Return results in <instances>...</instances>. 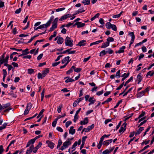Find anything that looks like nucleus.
I'll list each match as a JSON object with an SVG mask.
<instances>
[{"label":"nucleus","instance_id":"nucleus-6","mask_svg":"<svg viewBox=\"0 0 154 154\" xmlns=\"http://www.w3.org/2000/svg\"><path fill=\"white\" fill-rule=\"evenodd\" d=\"M46 143L48 145V146L51 149H53L54 146V144L52 142L49 140H47L46 141Z\"/></svg>","mask_w":154,"mask_h":154},{"label":"nucleus","instance_id":"nucleus-1","mask_svg":"<svg viewBox=\"0 0 154 154\" xmlns=\"http://www.w3.org/2000/svg\"><path fill=\"white\" fill-rule=\"evenodd\" d=\"M49 69L48 68H46L45 70L43 71L41 73L39 72L38 74V79H43L49 72Z\"/></svg>","mask_w":154,"mask_h":154},{"label":"nucleus","instance_id":"nucleus-52","mask_svg":"<svg viewBox=\"0 0 154 154\" xmlns=\"http://www.w3.org/2000/svg\"><path fill=\"white\" fill-rule=\"evenodd\" d=\"M122 102V100H119L116 104V105L114 106V108H116L117 107L119 106V104L121 103Z\"/></svg>","mask_w":154,"mask_h":154},{"label":"nucleus","instance_id":"nucleus-16","mask_svg":"<svg viewBox=\"0 0 154 154\" xmlns=\"http://www.w3.org/2000/svg\"><path fill=\"white\" fill-rule=\"evenodd\" d=\"M112 140L110 139L108 140L104 141L103 143V144L104 145L107 146H108L110 143H112Z\"/></svg>","mask_w":154,"mask_h":154},{"label":"nucleus","instance_id":"nucleus-28","mask_svg":"<svg viewBox=\"0 0 154 154\" xmlns=\"http://www.w3.org/2000/svg\"><path fill=\"white\" fill-rule=\"evenodd\" d=\"M90 0H84L82 2L84 5H88L90 4Z\"/></svg>","mask_w":154,"mask_h":154},{"label":"nucleus","instance_id":"nucleus-11","mask_svg":"<svg viewBox=\"0 0 154 154\" xmlns=\"http://www.w3.org/2000/svg\"><path fill=\"white\" fill-rule=\"evenodd\" d=\"M69 56H67L65 57L62 60V63L63 64H64V63H66L68 62V63H69Z\"/></svg>","mask_w":154,"mask_h":154},{"label":"nucleus","instance_id":"nucleus-37","mask_svg":"<svg viewBox=\"0 0 154 154\" xmlns=\"http://www.w3.org/2000/svg\"><path fill=\"white\" fill-rule=\"evenodd\" d=\"M63 107V105L62 104H60L58 106V108H57V112L58 113H60L61 111V109Z\"/></svg>","mask_w":154,"mask_h":154},{"label":"nucleus","instance_id":"nucleus-34","mask_svg":"<svg viewBox=\"0 0 154 154\" xmlns=\"http://www.w3.org/2000/svg\"><path fill=\"white\" fill-rule=\"evenodd\" d=\"M58 20V17H57L55 18L54 21L52 23V24L53 25H54L57 26V23Z\"/></svg>","mask_w":154,"mask_h":154},{"label":"nucleus","instance_id":"nucleus-42","mask_svg":"<svg viewBox=\"0 0 154 154\" xmlns=\"http://www.w3.org/2000/svg\"><path fill=\"white\" fill-rule=\"evenodd\" d=\"M67 18V17L65 15H64L63 16H62L59 19V20L62 21L64 20H65Z\"/></svg>","mask_w":154,"mask_h":154},{"label":"nucleus","instance_id":"nucleus-9","mask_svg":"<svg viewBox=\"0 0 154 154\" xmlns=\"http://www.w3.org/2000/svg\"><path fill=\"white\" fill-rule=\"evenodd\" d=\"M35 140L34 138L29 140L27 143L26 147H28L31 144H33L35 142Z\"/></svg>","mask_w":154,"mask_h":154},{"label":"nucleus","instance_id":"nucleus-41","mask_svg":"<svg viewBox=\"0 0 154 154\" xmlns=\"http://www.w3.org/2000/svg\"><path fill=\"white\" fill-rule=\"evenodd\" d=\"M106 54V52L105 50H103L102 51L100 54V56H102L103 55H104Z\"/></svg>","mask_w":154,"mask_h":154},{"label":"nucleus","instance_id":"nucleus-30","mask_svg":"<svg viewBox=\"0 0 154 154\" xmlns=\"http://www.w3.org/2000/svg\"><path fill=\"white\" fill-rule=\"evenodd\" d=\"M114 39L112 37H109L107 39L106 41L109 44L110 42H113L114 41Z\"/></svg>","mask_w":154,"mask_h":154},{"label":"nucleus","instance_id":"nucleus-61","mask_svg":"<svg viewBox=\"0 0 154 154\" xmlns=\"http://www.w3.org/2000/svg\"><path fill=\"white\" fill-rule=\"evenodd\" d=\"M4 6V2H2L0 0V8H3Z\"/></svg>","mask_w":154,"mask_h":154},{"label":"nucleus","instance_id":"nucleus-2","mask_svg":"<svg viewBox=\"0 0 154 154\" xmlns=\"http://www.w3.org/2000/svg\"><path fill=\"white\" fill-rule=\"evenodd\" d=\"M73 40L68 36H67L65 39V44L66 46L72 47L73 45Z\"/></svg>","mask_w":154,"mask_h":154},{"label":"nucleus","instance_id":"nucleus-63","mask_svg":"<svg viewBox=\"0 0 154 154\" xmlns=\"http://www.w3.org/2000/svg\"><path fill=\"white\" fill-rule=\"evenodd\" d=\"M31 57V56L30 55H28L26 56H23V58L24 59H30Z\"/></svg>","mask_w":154,"mask_h":154},{"label":"nucleus","instance_id":"nucleus-12","mask_svg":"<svg viewBox=\"0 0 154 154\" xmlns=\"http://www.w3.org/2000/svg\"><path fill=\"white\" fill-rule=\"evenodd\" d=\"M34 145H32L28 149L26 152V154H30L32 152L33 149Z\"/></svg>","mask_w":154,"mask_h":154},{"label":"nucleus","instance_id":"nucleus-62","mask_svg":"<svg viewBox=\"0 0 154 154\" xmlns=\"http://www.w3.org/2000/svg\"><path fill=\"white\" fill-rule=\"evenodd\" d=\"M73 71V70L72 69H71L66 72V74L68 75H69L72 73Z\"/></svg>","mask_w":154,"mask_h":154},{"label":"nucleus","instance_id":"nucleus-35","mask_svg":"<svg viewBox=\"0 0 154 154\" xmlns=\"http://www.w3.org/2000/svg\"><path fill=\"white\" fill-rule=\"evenodd\" d=\"M7 123H5L2 125L0 127V131L2 130V129L5 128L7 125Z\"/></svg>","mask_w":154,"mask_h":154},{"label":"nucleus","instance_id":"nucleus-32","mask_svg":"<svg viewBox=\"0 0 154 154\" xmlns=\"http://www.w3.org/2000/svg\"><path fill=\"white\" fill-rule=\"evenodd\" d=\"M154 74V71L152 72L151 71H150L147 73L146 75V77H147L149 75L152 76Z\"/></svg>","mask_w":154,"mask_h":154},{"label":"nucleus","instance_id":"nucleus-5","mask_svg":"<svg viewBox=\"0 0 154 154\" xmlns=\"http://www.w3.org/2000/svg\"><path fill=\"white\" fill-rule=\"evenodd\" d=\"M128 34L131 37V40L130 43L129 44V45H131L134 43L135 37L134 33L133 32H129Z\"/></svg>","mask_w":154,"mask_h":154},{"label":"nucleus","instance_id":"nucleus-44","mask_svg":"<svg viewBox=\"0 0 154 154\" xmlns=\"http://www.w3.org/2000/svg\"><path fill=\"white\" fill-rule=\"evenodd\" d=\"M65 9V8H59L56 9V11L57 12L61 11L64 10Z\"/></svg>","mask_w":154,"mask_h":154},{"label":"nucleus","instance_id":"nucleus-60","mask_svg":"<svg viewBox=\"0 0 154 154\" xmlns=\"http://www.w3.org/2000/svg\"><path fill=\"white\" fill-rule=\"evenodd\" d=\"M4 150L3 149V146L2 145L0 146V154H2Z\"/></svg>","mask_w":154,"mask_h":154},{"label":"nucleus","instance_id":"nucleus-48","mask_svg":"<svg viewBox=\"0 0 154 154\" xmlns=\"http://www.w3.org/2000/svg\"><path fill=\"white\" fill-rule=\"evenodd\" d=\"M32 106V104L31 103H29L27 104L26 107L30 109Z\"/></svg>","mask_w":154,"mask_h":154},{"label":"nucleus","instance_id":"nucleus-39","mask_svg":"<svg viewBox=\"0 0 154 154\" xmlns=\"http://www.w3.org/2000/svg\"><path fill=\"white\" fill-rule=\"evenodd\" d=\"M3 107L5 109H6L10 106V104L9 103H8L5 104H3Z\"/></svg>","mask_w":154,"mask_h":154},{"label":"nucleus","instance_id":"nucleus-64","mask_svg":"<svg viewBox=\"0 0 154 154\" xmlns=\"http://www.w3.org/2000/svg\"><path fill=\"white\" fill-rule=\"evenodd\" d=\"M102 143L100 142H99V143L97 146V147L99 149H100Z\"/></svg>","mask_w":154,"mask_h":154},{"label":"nucleus","instance_id":"nucleus-51","mask_svg":"<svg viewBox=\"0 0 154 154\" xmlns=\"http://www.w3.org/2000/svg\"><path fill=\"white\" fill-rule=\"evenodd\" d=\"M124 82H123L121 85H120L116 89V90L120 89L124 85Z\"/></svg>","mask_w":154,"mask_h":154},{"label":"nucleus","instance_id":"nucleus-15","mask_svg":"<svg viewBox=\"0 0 154 154\" xmlns=\"http://www.w3.org/2000/svg\"><path fill=\"white\" fill-rule=\"evenodd\" d=\"M142 75L141 73H139L137 76V80L138 81V84H139L142 80Z\"/></svg>","mask_w":154,"mask_h":154},{"label":"nucleus","instance_id":"nucleus-7","mask_svg":"<svg viewBox=\"0 0 154 154\" xmlns=\"http://www.w3.org/2000/svg\"><path fill=\"white\" fill-rule=\"evenodd\" d=\"M85 23H82L81 22H77L75 23L73 25L75 26V25H77V27L78 28L82 27L85 25Z\"/></svg>","mask_w":154,"mask_h":154},{"label":"nucleus","instance_id":"nucleus-36","mask_svg":"<svg viewBox=\"0 0 154 154\" xmlns=\"http://www.w3.org/2000/svg\"><path fill=\"white\" fill-rule=\"evenodd\" d=\"M62 143V142L61 140L60 139H59L58 140V144L57 146V148L58 149L60 148Z\"/></svg>","mask_w":154,"mask_h":154},{"label":"nucleus","instance_id":"nucleus-19","mask_svg":"<svg viewBox=\"0 0 154 154\" xmlns=\"http://www.w3.org/2000/svg\"><path fill=\"white\" fill-rule=\"evenodd\" d=\"M63 42V38L59 36V38L58 39V40L57 41V43L58 44H62Z\"/></svg>","mask_w":154,"mask_h":154},{"label":"nucleus","instance_id":"nucleus-27","mask_svg":"<svg viewBox=\"0 0 154 154\" xmlns=\"http://www.w3.org/2000/svg\"><path fill=\"white\" fill-rule=\"evenodd\" d=\"M145 93L143 91L140 92L137 94V97H140L143 96L145 94Z\"/></svg>","mask_w":154,"mask_h":154},{"label":"nucleus","instance_id":"nucleus-18","mask_svg":"<svg viewBox=\"0 0 154 154\" xmlns=\"http://www.w3.org/2000/svg\"><path fill=\"white\" fill-rule=\"evenodd\" d=\"M73 128L74 127L73 126H71L70 127L69 130V133L72 135L74 134L75 132V129H74Z\"/></svg>","mask_w":154,"mask_h":154},{"label":"nucleus","instance_id":"nucleus-22","mask_svg":"<svg viewBox=\"0 0 154 154\" xmlns=\"http://www.w3.org/2000/svg\"><path fill=\"white\" fill-rule=\"evenodd\" d=\"M94 99V97H91L89 99L88 101L90 102V103L88 104L89 106L91 104H93L94 103V102L95 101V99L94 100H93V99Z\"/></svg>","mask_w":154,"mask_h":154},{"label":"nucleus","instance_id":"nucleus-23","mask_svg":"<svg viewBox=\"0 0 154 154\" xmlns=\"http://www.w3.org/2000/svg\"><path fill=\"white\" fill-rule=\"evenodd\" d=\"M109 43L107 41L106 42H104L103 44L101 46V48H105L109 46Z\"/></svg>","mask_w":154,"mask_h":154},{"label":"nucleus","instance_id":"nucleus-13","mask_svg":"<svg viewBox=\"0 0 154 154\" xmlns=\"http://www.w3.org/2000/svg\"><path fill=\"white\" fill-rule=\"evenodd\" d=\"M85 11V10L83 9V8H81L79 9L78 10L75 11V13L73 15H75L79 13H82Z\"/></svg>","mask_w":154,"mask_h":154},{"label":"nucleus","instance_id":"nucleus-25","mask_svg":"<svg viewBox=\"0 0 154 154\" xmlns=\"http://www.w3.org/2000/svg\"><path fill=\"white\" fill-rule=\"evenodd\" d=\"M44 28H45V24H43L42 25H40V26H38L36 28H35L34 27V29L35 30H37L38 29H42Z\"/></svg>","mask_w":154,"mask_h":154},{"label":"nucleus","instance_id":"nucleus-10","mask_svg":"<svg viewBox=\"0 0 154 154\" xmlns=\"http://www.w3.org/2000/svg\"><path fill=\"white\" fill-rule=\"evenodd\" d=\"M127 124L125 122L124 124H123L122 126H124L123 127H121L120 128V129L119 130V133H121L122 132H124V131L126 130V126Z\"/></svg>","mask_w":154,"mask_h":154},{"label":"nucleus","instance_id":"nucleus-24","mask_svg":"<svg viewBox=\"0 0 154 154\" xmlns=\"http://www.w3.org/2000/svg\"><path fill=\"white\" fill-rule=\"evenodd\" d=\"M67 79L65 81V82L66 83L69 82H72L74 81V79H72L71 78H70L69 77H66L65 78V79Z\"/></svg>","mask_w":154,"mask_h":154},{"label":"nucleus","instance_id":"nucleus-4","mask_svg":"<svg viewBox=\"0 0 154 154\" xmlns=\"http://www.w3.org/2000/svg\"><path fill=\"white\" fill-rule=\"evenodd\" d=\"M9 57L8 55H7L6 56L5 59H4V60L5 61V63L4 66L7 67H13L11 65H9L8 64V60Z\"/></svg>","mask_w":154,"mask_h":154},{"label":"nucleus","instance_id":"nucleus-3","mask_svg":"<svg viewBox=\"0 0 154 154\" xmlns=\"http://www.w3.org/2000/svg\"><path fill=\"white\" fill-rule=\"evenodd\" d=\"M72 143V142L70 141H68L67 140L64 142L63 144V146H62L60 149L63 151L64 149L67 148L68 146H70Z\"/></svg>","mask_w":154,"mask_h":154},{"label":"nucleus","instance_id":"nucleus-40","mask_svg":"<svg viewBox=\"0 0 154 154\" xmlns=\"http://www.w3.org/2000/svg\"><path fill=\"white\" fill-rule=\"evenodd\" d=\"M111 28L114 31H116L117 30V28L116 26L114 24L112 25Z\"/></svg>","mask_w":154,"mask_h":154},{"label":"nucleus","instance_id":"nucleus-43","mask_svg":"<svg viewBox=\"0 0 154 154\" xmlns=\"http://www.w3.org/2000/svg\"><path fill=\"white\" fill-rule=\"evenodd\" d=\"M60 62L59 61L57 62H54L53 63H52V66L53 67H54L57 66V65H58L60 63Z\"/></svg>","mask_w":154,"mask_h":154},{"label":"nucleus","instance_id":"nucleus-54","mask_svg":"<svg viewBox=\"0 0 154 154\" xmlns=\"http://www.w3.org/2000/svg\"><path fill=\"white\" fill-rule=\"evenodd\" d=\"M129 75V72H128L127 74L126 73H125L123 75H122V77H125L126 78L127 77H128V76Z\"/></svg>","mask_w":154,"mask_h":154},{"label":"nucleus","instance_id":"nucleus-49","mask_svg":"<svg viewBox=\"0 0 154 154\" xmlns=\"http://www.w3.org/2000/svg\"><path fill=\"white\" fill-rule=\"evenodd\" d=\"M12 109V108H11V107L10 106L8 108H6V109L4 111V112H9V110H11Z\"/></svg>","mask_w":154,"mask_h":154},{"label":"nucleus","instance_id":"nucleus-14","mask_svg":"<svg viewBox=\"0 0 154 154\" xmlns=\"http://www.w3.org/2000/svg\"><path fill=\"white\" fill-rule=\"evenodd\" d=\"M88 122V119L87 117L84 118L83 121H81L80 124L81 125H85Z\"/></svg>","mask_w":154,"mask_h":154},{"label":"nucleus","instance_id":"nucleus-26","mask_svg":"<svg viewBox=\"0 0 154 154\" xmlns=\"http://www.w3.org/2000/svg\"><path fill=\"white\" fill-rule=\"evenodd\" d=\"M57 27V26L52 24L51 27L50 28L49 30V32H51L56 29Z\"/></svg>","mask_w":154,"mask_h":154},{"label":"nucleus","instance_id":"nucleus-31","mask_svg":"<svg viewBox=\"0 0 154 154\" xmlns=\"http://www.w3.org/2000/svg\"><path fill=\"white\" fill-rule=\"evenodd\" d=\"M112 24H111L110 22H107L106 24V28L108 29H110L111 28Z\"/></svg>","mask_w":154,"mask_h":154},{"label":"nucleus","instance_id":"nucleus-17","mask_svg":"<svg viewBox=\"0 0 154 154\" xmlns=\"http://www.w3.org/2000/svg\"><path fill=\"white\" fill-rule=\"evenodd\" d=\"M86 42V40H82L80 41L79 43L76 45L77 46H85L86 44L84 43Z\"/></svg>","mask_w":154,"mask_h":154},{"label":"nucleus","instance_id":"nucleus-38","mask_svg":"<svg viewBox=\"0 0 154 154\" xmlns=\"http://www.w3.org/2000/svg\"><path fill=\"white\" fill-rule=\"evenodd\" d=\"M29 50V49L28 48H26L24 50L22 51V52L23 54H26V55L29 53V51H28Z\"/></svg>","mask_w":154,"mask_h":154},{"label":"nucleus","instance_id":"nucleus-29","mask_svg":"<svg viewBox=\"0 0 154 154\" xmlns=\"http://www.w3.org/2000/svg\"><path fill=\"white\" fill-rule=\"evenodd\" d=\"M106 50L105 51L106 54L108 53L109 54H111L113 53V51L110 48L106 49Z\"/></svg>","mask_w":154,"mask_h":154},{"label":"nucleus","instance_id":"nucleus-53","mask_svg":"<svg viewBox=\"0 0 154 154\" xmlns=\"http://www.w3.org/2000/svg\"><path fill=\"white\" fill-rule=\"evenodd\" d=\"M79 117L78 116V115L75 114L74 116V122H75L76 120L78 119Z\"/></svg>","mask_w":154,"mask_h":154},{"label":"nucleus","instance_id":"nucleus-20","mask_svg":"<svg viewBox=\"0 0 154 154\" xmlns=\"http://www.w3.org/2000/svg\"><path fill=\"white\" fill-rule=\"evenodd\" d=\"M144 130V128L141 127L138 129V130L135 133V135L136 136L139 134L140 133L141 131Z\"/></svg>","mask_w":154,"mask_h":154},{"label":"nucleus","instance_id":"nucleus-47","mask_svg":"<svg viewBox=\"0 0 154 154\" xmlns=\"http://www.w3.org/2000/svg\"><path fill=\"white\" fill-rule=\"evenodd\" d=\"M44 41V39H42L40 40H37L35 42L34 44V46H35L37 45L38 42H43Z\"/></svg>","mask_w":154,"mask_h":154},{"label":"nucleus","instance_id":"nucleus-50","mask_svg":"<svg viewBox=\"0 0 154 154\" xmlns=\"http://www.w3.org/2000/svg\"><path fill=\"white\" fill-rule=\"evenodd\" d=\"M103 90H102L100 91H98L96 95H97L100 96L103 94Z\"/></svg>","mask_w":154,"mask_h":154},{"label":"nucleus","instance_id":"nucleus-21","mask_svg":"<svg viewBox=\"0 0 154 154\" xmlns=\"http://www.w3.org/2000/svg\"><path fill=\"white\" fill-rule=\"evenodd\" d=\"M52 21L53 20L50 18L49 20L45 24V28H47L50 26Z\"/></svg>","mask_w":154,"mask_h":154},{"label":"nucleus","instance_id":"nucleus-55","mask_svg":"<svg viewBox=\"0 0 154 154\" xmlns=\"http://www.w3.org/2000/svg\"><path fill=\"white\" fill-rule=\"evenodd\" d=\"M71 49L72 48L68 49L65 51H63V52H61V54H64L66 53V52H68V54H69V51H70Z\"/></svg>","mask_w":154,"mask_h":154},{"label":"nucleus","instance_id":"nucleus-58","mask_svg":"<svg viewBox=\"0 0 154 154\" xmlns=\"http://www.w3.org/2000/svg\"><path fill=\"white\" fill-rule=\"evenodd\" d=\"M72 123L71 121H67L66 123V127L67 128Z\"/></svg>","mask_w":154,"mask_h":154},{"label":"nucleus","instance_id":"nucleus-45","mask_svg":"<svg viewBox=\"0 0 154 154\" xmlns=\"http://www.w3.org/2000/svg\"><path fill=\"white\" fill-rule=\"evenodd\" d=\"M21 8H19V9H17L15 11V13L16 14H18L20 13L21 11Z\"/></svg>","mask_w":154,"mask_h":154},{"label":"nucleus","instance_id":"nucleus-56","mask_svg":"<svg viewBox=\"0 0 154 154\" xmlns=\"http://www.w3.org/2000/svg\"><path fill=\"white\" fill-rule=\"evenodd\" d=\"M74 71L76 72H79L82 69L81 68H74Z\"/></svg>","mask_w":154,"mask_h":154},{"label":"nucleus","instance_id":"nucleus-57","mask_svg":"<svg viewBox=\"0 0 154 154\" xmlns=\"http://www.w3.org/2000/svg\"><path fill=\"white\" fill-rule=\"evenodd\" d=\"M56 129L57 131L61 132H62L63 131V129L60 127H58Z\"/></svg>","mask_w":154,"mask_h":154},{"label":"nucleus","instance_id":"nucleus-46","mask_svg":"<svg viewBox=\"0 0 154 154\" xmlns=\"http://www.w3.org/2000/svg\"><path fill=\"white\" fill-rule=\"evenodd\" d=\"M34 72V70L32 69H28V73L31 74Z\"/></svg>","mask_w":154,"mask_h":154},{"label":"nucleus","instance_id":"nucleus-33","mask_svg":"<svg viewBox=\"0 0 154 154\" xmlns=\"http://www.w3.org/2000/svg\"><path fill=\"white\" fill-rule=\"evenodd\" d=\"M100 15V14L98 13H97L94 17L91 18V21L95 20L96 18H98Z\"/></svg>","mask_w":154,"mask_h":154},{"label":"nucleus","instance_id":"nucleus-8","mask_svg":"<svg viewBox=\"0 0 154 154\" xmlns=\"http://www.w3.org/2000/svg\"><path fill=\"white\" fill-rule=\"evenodd\" d=\"M126 47L125 46H123L121 48H120L119 50L118 51H116V53L120 54L124 52V50L125 49Z\"/></svg>","mask_w":154,"mask_h":154},{"label":"nucleus","instance_id":"nucleus-59","mask_svg":"<svg viewBox=\"0 0 154 154\" xmlns=\"http://www.w3.org/2000/svg\"><path fill=\"white\" fill-rule=\"evenodd\" d=\"M11 65H13L14 67H17L18 66V64L17 63L15 62H12L11 63Z\"/></svg>","mask_w":154,"mask_h":154}]
</instances>
